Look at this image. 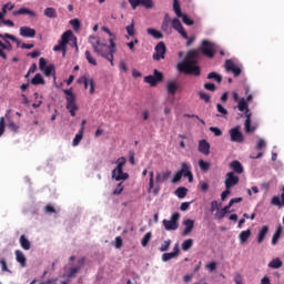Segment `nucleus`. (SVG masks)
<instances>
[{
    "label": "nucleus",
    "mask_w": 284,
    "mask_h": 284,
    "mask_svg": "<svg viewBox=\"0 0 284 284\" xmlns=\"http://www.w3.org/2000/svg\"><path fill=\"white\" fill-rule=\"evenodd\" d=\"M201 57L197 50H190L185 59L178 64L179 72L191 74L192 77H201V68L196 65V60Z\"/></svg>",
    "instance_id": "obj_1"
},
{
    "label": "nucleus",
    "mask_w": 284,
    "mask_h": 284,
    "mask_svg": "<svg viewBox=\"0 0 284 284\" xmlns=\"http://www.w3.org/2000/svg\"><path fill=\"white\" fill-rule=\"evenodd\" d=\"M89 42L91 43L94 52L106 61H110L111 65H114V54L116 53V43L114 42V47L112 43L108 45L106 43L101 42V40L94 36L89 37Z\"/></svg>",
    "instance_id": "obj_2"
},
{
    "label": "nucleus",
    "mask_w": 284,
    "mask_h": 284,
    "mask_svg": "<svg viewBox=\"0 0 284 284\" xmlns=\"http://www.w3.org/2000/svg\"><path fill=\"white\" fill-rule=\"evenodd\" d=\"M237 110L240 112H245V122H244V130L246 134H252V132L256 131V126H252V111H250V105L247 102L242 98L239 101Z\"/></svg>",
    "instance_id": "obj_3"
},
{
    "label": "nucleus",
    "mask_w": 284,
    "mask_h": 284,
    "mask_svg": "<svg viewBox=\"0 0 284 284\" xmlns=\"http://www.w3.org/2000/svg\"><path fill=\"white\" fill-rule=\"evenodd\" d=\"M125 163L128 161L123 156L115 161L116 168L112 171V179H115V181H128L130 179V174L123 172Z\"/></svg>",
    "instance_id": "obj_4"
},
{
    "label": "nucleus",
    "mask_w": 284,
    "mask_h": 284,
    "mask_svg": "<svg viewBox=\"0 0 284 284\" xmlns=\"http://www.w3.org/2000/svg\"><path fill=\"white\" fill-rule=\"evenodd\" d=\"M63 92L67 99V110L71 116H77V111L79 110V105H77V97L72 93V89H65Z\"/></svg>",
    "instance_id": "obj_5"
},
{
    "label": "nucleus",
    "mask_w": 284,
    "mask_h": 284,
    "mask_svg": "<svg viewBox=\"0 0 284 284\" xmlns=\"http://www.w3.org/2000/svg\"><path fill=\"white\" fill-rule=\"evenodd\" d=\"M70 37H72V32L70 30L65 31L61 36V40L57 45L53 47L54 52H62L63 57H65L68 43H70Z\"/></svg>",
    "instance_id": "obj_6"
},
{
    "label": "nucleus",
    "mask_w": 284,
    "mask_h": 284,
    "mask_svg": "<svg viewBox=\"0 0 284 284\" xmlns=\"http://www.w3.org/2000/svg\"><path fill=\"white\" fill-rule=\"evenodd\" d=\"M180 219H181L180 213H173L171 215V220H163L162 225L164 226V230H166V232H174L175 230H179Z\"/></svg>",
    "instance_id": "obj_7"
},
{
    "label": "nucleus",
    "mask_w": 284,
    "mask_h": 284,
    "mask_svg": "<svg viewBox=\"0 0 284 284\" xmlns=\"http://www.w3.org/2000/svg\"><path fill=\"white\" fill-rule=\"evenodd\" d=\"M201 52L204 54V57H207L209 59H214V54H216V50H214V43L203 40Z\"/></svg>",
    "instance_id": "obj_8"
},
{
    "label": "nucleus",
    "mask_w": 284,
    "mask_h": 284,
    "mask_svg": "<svg viewBox=\"0 0 284 284\" xmlns=\"http://www.w3.org/2000/svg\"><path fill=\"white\" fill-rule=\"evenodd\" d=\"M168 52V47H165V42L161 41L155 45V52L153 53L154 61H161V59H165V53Z\"/></svg>",
    "instance_id": "obj_9"
},
{
    "label": "nucleus",
    "mask_w": 284,
    "mask_h": 284,
    "mask_svg": "<svg viewBox=\"0 0 284 284\" xmlns=\"http://www.w3.org/2000/svg\"><path fill=\"white\" fill-rule=\"evenodd\" d=\"M229 134L231 136L232 143H243L245 141V138L243 136V133L241 132L240 125H236L235 128L231 129L229 131Z\"/></svg>",
    "instance_id": "obj_10"
},
{
    "label": "nucleus",
    "mask_w": 284,
    "mask_h": 284,
    "mask_svg": "<svg viewBox=\"0 0 284 284\" xmlns=\"http://www.w3.org/2000/svg\"><path fill=\"white\" fill-rule=\"evenodd\" d=\"M161 81H163V73L159 72V70H154L153 75L144 78V83H150L151 88L156 87V83H161Z\"/></svg>",
    "instance_id": "obj_11"
},
{
    "label": "nucleus",
    "mask_w": 284,
    "mask_h": 284,
    "mask_svg": "<svg viewBox=\"0 0 284 284\" xmlns=\"http://www.w3.org/2000/svg\"><path fill=\"white\" fill-rule=\"evenodd\" d=\"M239 176L234 172H229L225 174V190H232L235 185H239Z\"/></svg>",
    "instance_id": "obj_12"
},
{
    "label": "nucleus",
    "mask_w": 284,
    "mask_h": 284,
    "mask_svg": "<svg viewBox=\"0 0 284 284\" xmlns=\"http://www.w3.org/2000/svg\"><path fill=\"white\" fill-rule=\"evenodd\" d=\"M191 169L192 166L190 165V163L183 162L181 164V170L178 171L182 176L189 180V183H192V181H194V175L192 174Z\"/></svg>",
    "instance_id": "obj_13"
},
{
    "label": "nucleus",
    "mask_w": 284,
    "mask_h": 284,
    "mask_svg": "<svg viewBox=\"0 0 284 284\" xmlns=\"http://www.w3.org/2000/svg\"><path fill=\"white\" fill-rule=\"evenodd\" d=\"M171 26L173 30L179 32L183 39H187V32H185V28H183V24L181 23V20L179 18H174L171 20Z\"/></svg>",
    "instance_id": "obj_14"
},
{
    "label": "nucleus",
    "mask_w": 284,
    "mask_h": 284,
    "mask_svg": "<svg viewBox=\"0 0 284 284\" xmlns=\"http://www.w3.org/2000/svg\"><path fill=\"white\" fill-rule=\"evenodd\" d=\"M19 34L20 37H24V39H34L37 37V30L24 26L20 28Z\"/></svg>",
    "instance_id": "obj_15"
},
{
    "label": "nucleus",
    "mask_w": 284,
    "mask_h": 284,
    "mask_svg": "<svg viewBox=\"0 0 284 284\" xmlns=\"http://www.w3.org/2000/svg\"><path fill=\"white\" fill-rule=\"evenodd\" d=\"M225 70L226 72H233L234 77H241V68L236 67L232 60L225 61Z\"/></svg>",
    "instance_id": "obj_16"
},
{
    "label": "nucleus",
    "mask_w": 284,
    "mask_h": 284,
    "mask_svg": "<svg viewBox=\"0 0 284 284\" xmlns=\"http://www.w3.org/2000/svg\"><path fill=\"white\" fill-rule=\"evenodd\" d=\"M78 83H83L85 90H88V85H89L90 94H94V79L82 77L78 80Z\"/></svg>",
    "instance_id": "obj_17"
},
{
    "label": "nucleus",
    "mask_w": 284,
    "mask_h": 284,
    "mask_svg": "<svg viewBox=\"0 0 284 284\" xmlns=\"http://www.w3.org/2000/svg\"><path fill=\"white\" fill-rule=\"evenodd\" d=\"M180 252L181 251L179 250V244H175L174 247H173V252L164 253L162 255V261L164 263H168V261H172V258H176V256H179Z\"/></svg>",
    "instance_id": "obj_18"
},
{
    "label": "nucleus",
    "mask_w": 284,
    "mask_h": 284,
    "mask_svg": "<svg viewBox=\"0 0 284 284\" xmlns=\"http://www.w3.org/2000/svg\"><path fill=\"white\" fill-rule=\"evenodd\" d=\"M183 225H184V230L182 232V235L183 236H187L191 234L192 230H194V220H185L183 222Z\"/></svg>",
    "instance_id": "obj_19"
},
{
    "label": "nucleus",
    "mask_w": 284,
    "mask_h": 284,
    "mask_svg": "<svg viewBox=\"0 0 284 284\" xmlns=\"http://www.w3.org/2000/svg\"><path fill=\"white\" fill-rule=\"evenodd\" d=\"M170 176H172V171L166 170L162 173H156L155 181L159 184L165 183V181H168V179H170Z\"/></svg>",
    "instance_id": "obj_20"
},
{
    "label": "nucleus",
    "mask_w": 284,
    "mask_h": 284,
    "mask_svg": "<svg viewBox=\"0 0 284 284\" xmlns=\"http://www.w3.org/2000/svg\"><path fill=\"white\" fill-rule=\"evenodd\" d=\"M199 152H201L202 154H205V156L210 154V143L207 142V140H200Z\"/></svg>",
    "instance_id": "obj_21"
},
{
    "label": "nucleus",
    "mask_w": 284,
    "mask_h": 284,
    "mask_svg": "<svg viewBox=\"0 0 284 284\" xmlns=\"http://www.w3.org/2000/svg\"><path fill=\"white\" fill-rule=\"evenodd\" d=\"M270 232V226L264 225L260 229L257 233V243L261 244L263 241H265V236H267V233Z\"/></svg>",
    "instance_id": "obj_22"
},
{
    "label": "nucleus",
    "mask_w": 284,
    "mask_h": 284,
    "mask_svg": "<svg viewBox=\"0 0 284 284\" xmlns=\"http://www.w3.org/2000/svg\"><path fill=\"white\" fill-rule=\"evenodd\" d=\"M230 168H231V170H233V172L235 174H243V172H244L243 164H241V162H239V160L232 161L230 163Z\"/></svg>",
    "instance_id": "obj_23"
},
{
    "label": "nucleus",
    "mask_w": 284,
    "mask_h": 284,
    "mask_svg": "<svg viewBox=\"0 0 284 284\" xmlns=\"http://www.w3.org/2000/svg\"><path fill=\"white\" fill-rule=\"evenodd\" d=\"M250 236H252V230L247 229L246 231H242L239 235L241 245H245L250 240Z\"/></svg>",
    "instance_id": "obj_24"
},
{
    "label": "nucleus",
    "mask_w": 284,
    "mask_h": 284,
    "mask_svg": "<svg viewBox=\"0 0 284 284\" xmlns=\"http://www.w3.org/2000/svg\"><path fill=\"white\" fill-rule=\"evenodd\" d=\"M19 14H29V17H37V12H34L28 8H21L17 11H13V17H18Z\"/></svg>",
    "instance_id": "obj_25"
},
{
    "label": "nucleus",
    "mask_w": 284,
    "mask_h": 284,
    "mask_svg": "<svg viewBox=\"0 0 284 284\" xmlns=\"http://www.w3.org/2000/svg\"><path fill=\"white\" fill-rule=\"evenodd\" d=\"M178 90H179V84H176V82H174V81L168 82L166 91L169 94H172V97H174V94H176Z\"/></svg>",
    "instance_id": "obj_26"
},
{
    "label": "nucleus",
    "mask_w": 284,
    "mask_h": 284,
    "mask_svg": "<svg viewBox=\"0 0 284 284\" xmlns=\"http://www.w3.org/2000/svg\"><path fill=\"white\" fill-rule=\"evenodd\" d=\"M32 85H45V80L41 73H37L33 79L31 80Z\"/></svg>",
    "instance_id": "obj_27"
},
{
    "label": "nucleus",
    "mask_w": 284,
    "mask_h": 284,
    "mask_svg": "<svg viewBox=\"0 0 284 284\" xmlns=\"http://www.w3.org/2000/svg\"><path fill=\"white\" fill-rule=\"evenodd\" d=\"M16 261L18 263H20L21 267H26L27 258H26V255L23 254V252H21L19 250L16 251Z\"/></svg>",
    "instance_id": "obj_28"
},
{
    "label": "nucleus",
    "mask_w": 284,
    "mask_h": 284,
    "mask_svg": "<svg viewBox=\"0 0 284 284\" xmlns=\"http://www.w3.org/2000/svg\"><path fill=\"white\" fill-rule=\"evenodd\" d=\"M282 234H283V226H277V229L272 237V245H277L278 239H281Z\"/></svg>",
    "instance_id": "obj_29"
},
{
    "label": "nucleus",
    "mask_w": 284,
    "mask_h": 284,
    "mask_svg": "<svg viewBox=\"0 0 284 284\" xmlns=\"http://www.w3.org/2000/svg\"><path fill=\"white\" fill-rule=\"evenodd\" d=\"M44 17H48V19H57V9L48 7L47 9H44Z\"/></svg>",
    "instance_id": "obj_30"
},
{
    "label": "nucleus",
    "mask_w": 284,
    "mask_h": 284,
    "mask_svg": "<svg viewBox=\"0 0 284 284\" xmlns=\"http://www.w3.org/2000/svg\"><path fill=\"white\" fill-rule=\"evenodd\" d=\"M268 267H271V270H278L283 267V262L281 258L276 257L268 263Z\"/></svg>",
    "instance_id": "obj_31"
},
{
    "label": "nucleus",
    "mask_w": 284,
    "mask_h": 284,
    "mask_svg": "<svg viewBox=\"0 0 284 284\" xmlns=\"http://www.w3.org/2000/svg\"><path fill=\"white\" fill-rule=\"evenodd\" d=\"M146 32L150 37H153V39H163V33L154 28H149Z\"/></svg>",
    "instance_id": "obj_32"
},
{
    "label": "nucleus",
    "mask_w": 284,
    "mask_h": 284,
    "mask_svg": "<svg viewBox=\"0 0 284 284\" xmlns=\"http://www.w3.org/2000/svg\"><path fill=\"white\" fill-rule=\"evenodd\" d=\"M20 245L22 247V250H30L31 244H30V240L26 237V235H21L20 236Z\"/></svg>",
    "instance_id": "obj_33"
},
{
    "label": "nucleus",
    "mask_w": 284,
    "mask_h": 284,
    "mask_svg": "<svg viewBox=\"0 0 284 284\" xmlns=\"http://www.w3.org/2000/svg\"><path fill=\"white\" fill-rule=\"evenodd\" d=\"M103 32H105L106 34H109V42L111 43L112 48H114V41H116V36L114 33H112V31H110L108 29V27H102Z\"/></svg>",
    "instance_id": "obj_34"
},
{
    "label": "nucleus",
    "mask_w": 284,
    "mask_h": 284,
    "mask_svg": "<svg viewBox=\"0 0 284 284\" xmlns=\"http://www.w3.org/2000/svg\"><path fill=\"white\" fill-rule=\"evenodd\" d=\"M175 195L178 199H185L187 196V189L185 186H180L175 190Z\"/></svg>",
    "instance_id": "obj_35"
},
{
    "label": "nucleus",
    "mask_w": 284,
    "mask_h": 284,
    "mask_svg": "<svg viewBox=\"0 0 284 284\" xmlns=\"http://www.w3.org/2000/svg\"><path fill=\"white\" fill-rule=\"evenodd\" d=\"M161 30H163V32H172V28L170 27V20L168 19V14L165 16L162 26H161Z\"/></svg>",
    "instance_id": "obj_36"
},
{
    "label": "nucleus",
    "mask_w": 284,
    "mask_h": 284,
    "mask_svg": "<svg viewBox=\"0 0 284 284\" xmlns=\"http://www.w3.org/2000/svg\"><path fill=\"white\" fill-rule=\"evenodd\" d=\"M192 245H194V240H192V239L185 240L182 243L183 252H187L189 250H192Z\"/></svg>",
    "instance_id": "obj_37"
},
{
    "label": "nucleus",
    "mask_w": 284,
    "mask_h": 284,
    "mask_svg": "<svg viewBox=\"0 0 284 284\" xmlns=\"http://www.w3.org/2000/svg\"><path fill=\"white\" fill-rule=\"evenodd\" d=\"M150 241H152V232H148V233L143 236V239H142V241H141L142 247H148V244L150 243Z\"/></svg>",
    "instance_id": "obj_38"
},
{
    "label": "nucleus",
    "mask_w": 284,
    "mask_h": 284,
    "mask_svg": "<svg viewBox=\"0 0 284 284\" xmlns=\"http://www.w3.org/2000/svg\"><path fill=\"white\" fill-rule=\"evenodd\" d=\"M173 10L176 17H183V12H181V4L179 3V0H173Z\"/></svg>",
    "instance_id": "obj_39"
},
{
    "label": "nucleus",
    "mask_w": 284,
    "mask_h": 284,
    "mask_svg": "<svg viewBox=\"0 0 284 284\" xmlns=\"http://www.w3.org/2000/svg\"><path fill=\"white\" fill-rule=\"evenodd\" d=\"M83 132H81V131H79L77 134H75V136H74V139H73V142H72V145H73V148H77V145H79V143H81V141L83 140Z\"/></svg>",
    "instance_id": "obj_40"
},
{
    "label": "nucleus",
    "mask_w": 284,
    "mask_h": 284,
    "mask_svg": "<svg viewBox=\"0 0 284 284\" xmlns=\"http://www.w3.org/2000/svg\"><path fill=\"white\" fill-rule=\"evenodd\" d=\"M207 79H214V81H216V83H221V81H223V77H221V74H219L216 72L209 73Z\"/></svg>",
    "instance_id": "obj_41"
},
{
    "label": "nucleus",
    "mask_w": 284,
    "mask_h": 284,
    "mask_svg": "<svg viewBox=\"0 0 284 284\" xmlns=\"http://www.w3.org/2000/svg\"><path fill=\"white\" fill-rule=\"evenodd\" d=\"M81 270V267L80 266H74V267H71L70 270H69V273H68V277L69 278H74V276H77V274H79V271Z\"/></svg>",
    "instance_id": "obj_42"
},
{
    "label": "nucleus",
    "mask_w": 284,
    "mask_h": 284,
    "mask_svg": "<svg viewBox=\"0 0 284 284\" xmlns=\"http://www.w3.org/2000/svg\"><path fill=\"white\" fill-rule=\"evenodd\" d=\"M180 18L182 19V21L185 26H194V20H192L190 17H187V14L182 13V16H180Z\"/></svg>",
    "instance_id": "obj_43"
},
{
    "label": "nucleus",
    "mask_w": 284,
    "mask_h": 284,
    "mask_svg": "<svg viewBox=\"0 0 284 284\" xmlns=\"http://www.w3.org/2000/svg\"><path fill=\"white\" fill-rule=\"evenodd\" d=\"M140 6H143L148 10L154 8V2L152 0H140Z\"/></svg>",
    "instance_id": "obj_44"
},
{
    "label": "nucleus",
    "mask_w": 284,
    "mask_h": 284,
    "mask_svg": "<svg viewBox=\"0 0 284 284\" xmlns=\"http://www.w3.org/2000/svg\"><path fill=\"white\" fill-rule=\"evenodd\" d=\"M170 245H172V240H165L160 246V252H168V250H170Z\"/></svg>",
    "instance_id": "obj_45"
},
{
    "label": "nucleus",
    "mask_w": 284,
    "mask_h": 284,
    "mask_svg": "<svg viewBox=\"0 0 284 284\" xmlns=\"http://www.w3.org/2000/svg\"><path fill=\"white\" fill-rule=\"evenodd\" d=\"M85 59L91 65H97V59L92 57V53H90V51H85Z\"/></svg>",
    "instance_id": "obj_46"
},
{
    "label": "nucleus",
    "mask_w": 284,
    "mask_h": 284,
    "mask_svg": "<svg viewBox=\"0 0 284 284\" xmlns=\"http://www.w3.org/2000/svg\"><path fill=\"white\" fill-rule=\"evenodd\" d=\"M125 30H126L129 37H134V34H136V31L134 30V20L131 22L130 26L125 27Z\"/></svg>",
    "instance_id": "obj_47"
},
{
    "label": "nucleus",
    "mask_w": 284,
    "mask_h": 284,
    "mask_svg": "<svg viewBox=\"0 0 284 284\" xmlns=\"http://www.w3.org/2000/svg\"><path fill=\"white\" fill-rule=\"evenodd\" d=\"M199 165H200V169L203 172H207V170H210V162H205L203 160H199Z\"/></svg>",
    "instance_id": "obj_48"
},
{
    "label": "nucleus",
    "mask_w": 284,
    "mask_h": 284,
    "mask_svg": "<svg viewBox=\"0 0 284 284\" xmlns=\"http://www.w3.org/2000/svg\"><path fill=\"white\" fill-rule=\"evenodd\" d=\"M42 71L44 72L45 77H52V72H54V64H49Z\"/></svg>",
    "instance_id": "obj_49"
},
{
    "label": "nucleus",
    "mask_w": 284,
    "mask_h": 284,
    "mask_svg": "<svg viewBox=\"0 0 284 284\" xmlns=\"http://www.w3.org/2000/svg\"><path fill=\"white\" fill-rule=\"evenodd\" d=\"M70 26H72L73 30H79L81 28V22L79 19L70 20Z\"/></svg>",
    "instance_id": "obj_50"
},
{
    "label": "nucleus",
    "mask_w": 284,
    "mask_h": 284,
    "mask_svg": "<svg viewBox=\"0 0 284 284\" xmlns=\"http://www.w3.org/2000/svg\"><path fill=\"white\" fill-rule=\"evenodd\" d=\"M199 97L202 101L206 102V103H210V94L203 92V91H200L199 92Z\"/></svg>",
    "instance_id": "obj_51"
},
{
    "label": "nucleus",
    "mask_w": 284,
    "mask_h": 284,
    "mask_svg": "<svg viewBox=\"0 0 284 284\" xmlns=\"http://www.w3.org/2000/svg\"><path fill=\"white\" fill-rule=\"evenodd\" d=\"M186 40V48H190V45H192V43H194V41H196V37L191 36L189 37L186 33V38H184Z\"/></svg>",
    "instance_id": "obj_52"
},
{
    "label": "nucleus",
    "mask_w": 284,
    "mask_h": 284,
    "mask_svg": "<svg viewBox=\"0 0 284 284\" xmlns=\"http://www.w3.org/2000/svg\"><path fill=\"white\" fill-rule=\"evenodd\" d=\"M149 190H154V171L150 172Z\"/></svg>",
    "instance_id": "obj_53"
},
{
    "label": "nucleus",
    "mask_w": 284,
    "mask_h": 284,
    "mask_svg": "<svg viewBox=\"0 0 284 284\" xmlns=\"http://www.w3.org/2000/svg\"><path fill=\"white\" fill-rule=\"evenodd\" d=\"M216 110L222 114L223 116H226L227 114V109L223 108L220 103L216 104Z\"/></svg>",
    "instance_id": "obj_54"
},
{
    "label": "nucleus",
    "mask_w": 284,
    "mask_h": 284,
    "mask_svg": "<svg viewBox=\"0 0 284 284\" xmlns=\"http://www.w3.org/2000/svg\"><path fill=\"white\" fill-rule=\"evenodd\" d=\"M210 132H213V134H215L216 136H221L223 134V131H221V129L216 126H211Z\"/></svg>",
    "instance_id": "obj_55"
},
{
    "label": "nucleus",
    "mask_w": 284,
    "mask_h": 284,
    "mask_svg": "<svg viewBox=\"0 0 284 284\" xmlns=\"http://www.w3.org/2000/svg\"><path fill=\"white\" fill-rule=\"evenodd\" d=\"M204 88L209 90L210 92H215L216 91V84L215 83H205Z\"/></svg>",
    "instance_id": "obj_56"
},
{
    "label": "nucleus",
    "mask_w": 284,
    "mask_h": 284,
    "mask_svg": "<svg viewBox=\"0 0 284 284\" xmlns=\"http://www.w3.org/2000/svg\"><path fill=\"white\" fill-rule=\"evenodd\" d=\"M181 179H183V175L178 171V172L173 175V179H172L171 183H179V181H181Z\"/></svg>",
    "instance_id": "obj_57"
},
{
    "label": "nucleus",
    "mask_w": 284,
    "mask_h": 284,
    "mask_svg": "<svg viewBox=\"0 0 284 284\" xmlns=\"http://www.w3.org/2000/svg\"><path fill=\"white\" fill-rule=\"evenodd\" d=\"M225 214L227 213H224L223 210H217V212L215 213V219H217V221H221L225 219Z\"/></svg>",
    "instance_id": "obj_58"
},
{
    "label": "nucleus",
    "mask_w": 284,
    "mask_h": 284,
    "mask_svg": "<svg viewBox=\"0 0 284 284\" xmlns=\"http://www.w3.org/2000/svg\"><path fill=\"white\" fill-rule=\"evenodd\" d=\"M48 65V62L44 60V58H40L39 60V69L43 71Z\"/></svg>",
    "instance_id": "obj_59"
},
{
    "label": "nucleus",
    "mask_w": 284,
    "mask_h": 284,
    "mask_svg": "<svg viewBox=\"0 0 284 284\" xmlns=\"http://www.w3.org/2000/svg\"><path fill=\"white\" fill-rule=\"evenodd\" d=\"M8 128L12 130V132H17V130H19V126L12 120L9 121Z\"/></svg>",
    "instance_id": "obj_60"
},
{
    "label": "nucleus",
    "mask_w": 284,
    "mask_h": 284,
    "mask_svg": "<svg viewBox=\"0 0 284 284\" xmlns=\"http://www.w3.org/2000/svg\"><path fill=\"white\" fill-rule=\"evenodd\" d=\"M200 190L202 192H207V190H210V184H207V182H200Z\"/></svg>",
    "instance_id": "obj_61"
},
{
    "label": "nucleus",
    "mask_w": 284,
    "mask_h": 284,
    "mask_svg": "<svg viewBox=\"0 0 284 284\" xmlns=\"http://www.w3.org/2000/svg\"><path fill=\"white\" fill-rule=\"evenodd\" d=\"M206 270H209L210 272H215L216 271V262H211V263L206 264Z\"/></svg>",
    "instance_id": "obj_62"
},
{
    "label": "nucleus",
    "mask_w": 284,
    "mask_h": 284,
    "mask_svg": "<svg viewBox=\"0 0 284 284\" xmlns=\"http://www.w3.org/2000/svg\"><path fill=\"white\" fill-rule=\"evenodd\" d=\"M265 140L258 139L255 148L256 150H261L262 148H265Z\"/></svg>",
    "instance_id": "obj_63"
},
{
    "label": "nucleus",
    "mask_w": 284,
    "mask_h": 284,
    "mask_svg": "<svg viewBox=\"0 0 284 284\" xmlns=\"http://www.w3.org/2000/svg\"><path fill=\"white\" fill-rule=\"evenodd\" d=\"M219 211V202L217 201H212L211 202V212H216Z\"/></svg>",
    "instance_id": "obj_64"
}]
</instances>
